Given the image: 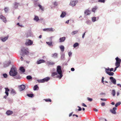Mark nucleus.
<instances>
[{"label": "nucleus", "instance_id": "nucleus-7", "mask_svg": "<svg viewBox=\"0 0 121 121\" xmlns=\"http://www.w3.org/2000/svg\"><path fill=\"white\" fill-rule=\"evenodd\" d=\"M0 18L5 23L7 22V20L6 19L5 17L2 15H1L0 16Z\"/></svg>", "mask_w": 121, "mask_h": 121}, {"label": "nucleus", "instance_id": "nucleus-15", "mask_svg": "<svg viewBox=\"0 0 121 121\" xmlns=\"http://www.w3.org/2000/svg\"><path fill=\"white\" fill-rule=\"evenodd\" d=\"M65 39V37L60 38L59 39L60 42H63L64 41Z\"/></svg>", "mask_w": 121, "mask_h": 121}, {"label": "nucleus", "instance_id": "nucleus-8", "mask_svg": "<svg viewBox=\"0 0 121 121\" xmlns=\"http://www.w3.org/2000/svg\"><path fill=\"white\" fill-rule=\"evenodd\" d=\"M110 79L111 80V82L114 84H116V81L115 79L114 78L112 77H111L110 78Z\"/></svg>", "mask_w": 121, "mask_h": 121}, {"label": "nucleus", "instance_id": "nucleus-26", "mask_svg": "<svg viewBox=\"0 0 121 121\" xmlns=\"http://www.w3.org/2000/svg\"><path fill=\"white\" fill-rule=\"evenodd\" d=\"M111 94L113 96H114L115 95L116 92L114 90H112V91Z\"/></svg>", "mask_w": 121, "mask_h": 121}, {"label": "nucleus", "instance_id": "nucleus-20", "mask_svg": "<svg viewBox=\"0 0 121 121\" xmlns=\"http://www.w3.org/2000/svg\"><path fill=\"white\" fill-rule=\"evenodd\" d=\"M5 93L8 96L9 95V93L8 92L9 91V89L7 88H5Z\"/></svg>", "mask_w": 121, "mask_h": 121}, {"label": "nucleus", "instance_id": "nucleus-50", "mask_svg": "<svg viewBox=\"0 0 121 121\" xmlns=\"http://www.w3.org/2000/svg\"><path fill=\"white\" fill-rule=\"evenodd\" d=\"M82 105L83 106H84V107H87V106L84 103H83L82 104Z\"/></svg>", "mask_w": 121, "mask_h": 121}, {"label": "nucleus", "instance_id": "nucleus-44", "mask_svg": "<svg viewBox=\"0 0 121 121\" xmlns=\"http://www.w3.org/2000/svg\"><path fill=\"white\" fill-rule=\"evenodd\" d=\"M4 10L5 12V13H7V12L8 10V8H5L4 9Z\"/></svg>", "mask_w": 121, "mask_h": 121}, {"label": "nucleus", "instance_id": "nucleus-56", "mask_svg": "<svg viewBox=\"0 0 121 121\" xmlns=\"http://www.w3.org/2000/svg\"><path fill=\"white\" fill-rule=\"evenodd\" d=\"M113 68H111L110 69V71H112L113 70Z\"/></svg>", "mask_w": 121, "mask_h": 121}, {"label": "nucleus", "instance_id": "nucleus-22", "mask_svg": "<svg viewBox=\"0 0 121 121\" xmlns=\"http://www.w3.org/2000/svg\"><path fill=\"white\" fill-rule=\"evenodd\" d=\"M46 43L49 46H52L53 45L52 44V42H47Z\"/></svg>", "mask_w": 121, "mask_h": 121}, {"label": "nucleus", "instance_id": "nucleus-55", "mask_svg": "<svg viewBox=\"0 0 121 121\" xmlns=\"http://www.w3.org/2000/svg\"><path fill=\"white\" fill-rule=\"evenodd\" d=\"M75 69L74 68H72L71 69V70L72 71H74Z\"/></svg>", "mask_w": 121, "mask_h": 121}, {"label": "nucleus", "instance_id": "nucleus-61", "mask_svg": "<svg viewBox=\"0 0 121 121\" xmlns=\"http://www.w3.org/2000/svg\"><path fill=\"white\" fill-rule=\"evenodd\" d=\"M117 86H120L121 87V85H120V84H117Z\"/></svg>", "mask_w": 121, "mask_h": 121}, {"label": "nucleus", "instance_id": "nucleus-48", "mask_svg": "<svg viewBox=\"0 0 121 121\" xmlns=\"http://www.w3.org/2000/svg\"><path fill=\"white\" fill-rule=\"evenodd\" d=\"M78 107L79 108V109H78V111H81L82 110V109L80 107L78 106Z\"/></svg>", "mask_w": 121, "mask_h": 121}, {"label": "nucleus", "instance_id": "nucleus-53", "mask_svg": "<svg viewBox=\"0 0 121 121\" xmlns=\"http://www.w3.org/2000/svg\"><path fill=\"white\" fill-rule=\"evenodd\" d=\"M17 25H18L19 26H20L21 27H23V26L22 25H20L19 24V23H18L17 24Z\"/></svg>", "mask_w": 121, "mask_h": 121}, {"label": "nucleus", "instance_id": "nucleus-57", "mask_svg": "<svg viewBox=\"0 0 121 121\" xmlns=\"http://www.w3.org/2000/svg\"><path fill=\"white\" fill-rule=\"evenodd\" d=\"M69 20H67V21L65 23H67V24H68L69 22Z\"/></svg>", "mask_w": 121, "mask_h": 121}, {"label": "nucleus", "instance_id": "nucleus-27", "mask_svg": "<svg viewBox=\"0 0 121 121\" xmlns=\"http://www.w3.org/2000/svg\"><path fill=\"white\" fill-rule=\"evenodd\" d=\"M38 6L39 7L40 9L42 11H43L44 10V8L41 5L39 4Z\"/></svg>", "mask_w": 121, "mask_h": 121}, {"label": "nucleus", "instance_id": "nucleus-1", "mask_svg": "<svg viewBox=\"0 0 121 121\" xmlns=\"http://www.w3.org/2000/svg\"><path fill=\"white\" fill-rule=\"evenodd\" d=\"M9 74L12 76H15L17 73V69L14 68H12L9 73Z\"/></svg>", "mask_w": 121, "mask_h": 121}, {"label": "nucleus", "instance_id": "nucleus-47", "mask_svg": "<svg viewBox=\"0 0 121 121\" xmlns=\"http://www.w3.org/2000/svg\"><path fill=\"white\" fill-rule=\"evenodd\" d=\"M54 4L55 6H57L58 5L57 3L56 2H54Z\"/></svg>", "mask_w": 121, "mask_h": 121}, {"label": "nucleus", "instance_id": "nucleus-45", "mask_svg": "<svg viewBox=\"0 0 121 121\" xmlns=\"http://www.w3.org/2000/svg\"><path fill=\"white\" fill-rule=\"evenodd\" d=\"M116 67L114 69V70L113 71V72H114L117 69V68L119 67V65H118L116 66Z\"/></svg>", "mask_w": 121, "mask_h": 121}, {"label": "nucleus", "instance_id": "nucleus-19", "mask_svg": "<svg viewBox=\"0 0 121 121\" xmlns=\"http://www.w3.org/2000/svg\"><path fill=\"white\" fill-rule=\"evenodd\" d=\"M6 113L8 115H9L12 114L13 112L11 111L8 110L7 111Z\"/></svg>", "mask_w": 121, "mask_h": 121}, {"label": "nucleus", "instance_id": "nucleus-3", "mask_svg": "<svg viewBox=\"0 0 121 121\" xmlns=\"http://www.w3.org/2000/svg\"><path fill=\"white\" fill-rule=\"evenodd\" d=\"M50 79L49 77H47L41 80H38L37 81L39 83H43L48 81Z\"/></svg>", "mask_w": 121, "mask_h": 121}, {"label": "nucleus", "instance_id": "nucleus-32", "mask_svg": "<svg viewBox=\"0 0 121 121\" xmlns=\"http://www.w3.org/2000/svg\"><path fill=\"white\" fill-rule=\"evenodd\" d=\"M48 64L49 65H53L54 64V63L53 62H51L50 61H48Z\"/></svg>", "mask_w": 121, "mask_h": 121}, {"label": "nucleus", "instance_id": "nucleus-58", "mask_svg": "<svg viewBox=\"0 0 121 121\" xmlns=\"http://www.w3.org/2000/svg\"><path fill=\"white\" fill-rule=\"evenodd\" d=\"M85 33H86V32H85L82 36V38H83L84 37V36L85 35Z\"/></svg>", "mask_w": 121, "mask_h": 121}, {"label": "nucleus", "instance_id": "nucleus-35", "mask_svg": "<svg viewBox=\"0 0 121 121\" xmlns=\"http://www.w3.org/2000/svg\"><path fill=\"white\" fill-rule=\"evenodd\" d=\"M27 95L29 97H33V95L32 94H28Z\"/></svg>", "mask_w": 121, "mask_h": 121}, {"label": "nucleus", "instance_id": "nucleus-14", "mask_svg": "<svg viewBox=\"0 0 121 121\" xmlns=\"http://www.w3.org/2000/svg\"><path fill=\"white\" fill-rule=\"evenodd\" d=\"M11 64V62L9 61L7 63H5L4 64V67H6L9 66V65Z\"/></svg>", "mask_w": 121, "mask_h": 121}, {"label": "nucleus", "instance_id": "nucleus-37", "mask_svg": "<svg viewBox=\"0 0 121 121\" xmlns=\"http://www.w3.org/2000/svg\"><path fill=\"white\" fill-rule=\"evenodd\" d=\"M121 104V103L120 102H118L115 105V106L116 107H117L119 105Z\"/></svg>", "mask_w": 121, "mask_h": 121}, {"label": "nucleus", "instance_id": "nucleus-17", "mask_svg": "<svg viewBox=\"0 0 121 121\" xmlns=\"http://www.w3.org/2000/svg\"><path fill=\"white\" fill-rule=\"evenodd\" d=\"M85 14L86 15H88L90 14L91 13V12L88 10H87L85 12Z\"/></svg>", "mask_w": 121, "mask_h": 121}, {"label": "nucleus", "instance_id": "nucleus-36", "mask_svg": "<svg viewBox=\"0 0 121 121\" xmlns=\"http://www.w3.org/2000/svg\"><path fill=\"white\" fill-rule=\"evenodd\" d=\"M26 78L28 79H30L32 78V77L30 76H27L26 77Z\"/></svg>", "mask_w": 121, "mask_h": 121}, {"label": "nucleus", "instance_id": "nucleus-5", "mask_svg": "<svg viewBox=\"0 0 121 121\" xmlns=\"http://www.w3.org/2000/svg\"><path fill=\"white\" fill-rule=\"evenodd\" d=\"M115 59L116 60V62L115 64V66L119 65L120 66V64L121 62V60L118 57H117Z\"/></svg>", "mask_w": 121, "mask_h": 121}, {"label": "nucleus", "instance_id": "nucleus-51", "mask_svg": "<svg viewBox=\"0 0 121 121\" xmlns=\"http://www.w3.org/2000/svg\"><path fill=\"white\" fill-rule=\"evenodd\" d=\"M93 110L94 111H95V112H97L98 111V109H96V108H93Z\"/></svg>", "mask_w": 121, "mask_h": 121}, {"label": "nucleus", "instance_id": "nucleus-16", "mask_svg": "<svg viewBox=\"0 0 121 121\" xmlns=\"http://www.w3.org/2000/svg\"><path fill=\"white\" fill-rule=\"evenodd\" d=\"M66 13L65 12H63L60 15V17L62 18H63L66 15Z\"/></svg>", "mask_w": 121, "mask_h": 121}, {"label": "nucleus", "instance_id": "nucleus-39", "mask_svg": "<svg viewBox=\"0 0 121 121\" xmlns=\"http://www.w3.org/2000/svg\"><path fill=\"white\" fill-rule=\"evenodd\" d=\"M92 22H95L96 20V18L95 17H93L92 18Z\"/></svg>", "mask_w": 121, "mask_h": 121}, {"label": "nucleus", "instance_id": "nucleus-54", "mask_svg": "<svg viewBox=\"0 0 121 121\" xmlns=\"http://www.w3.org/2000/svg\"><path fill=\"white\" fill-rule=\"evenodd\" d=\"M100 99L103 101H106V99H104L102 98H101Z\"/></svg>", "mask_w": 121, "mask_h": 121}, {"label": "nucleus", "instance_id": "nucleus-33", "mask_svg": "<svg viewBox=\"0 0 121 121\" xmlns=\"http://www.w3.org/2000/svg\"><path fill=\"white\" fill-rule=\"evenodd\" d=\"M38 88V87L37 85H36L34 86V90H36L37 89V88Z\"/></svg>", "mask_w": 121, "mask_h": 121}, {"label": "nucleus", "instance_id": "nucleus-59", "mask_svg": "<svg viewBox=\"0 0 121 121\" xmlns=\"http://www.w3.org/2000/svg\"><path fill=\"white\" fill-rule=\"evenodd\" d=\"M20 59L22 61H23V58L22 56H21L20 58Z\"/></svg>", "mask_w": 121, "mask_h": 121}, {"label": "nucleus", "instance_id": "nucleus-40", "mask_svg": "<svg viewBox=\"0 0 121 121\" xmlns=\"http://www.w3.org/2000/svg\"><path fill=\"white\" fill-rule=\"evenodd\" d=\"M87 100L90 101H91L93 100V99L92 98H90L89 97H87Z\"/></svg>", "mask_w": 121, "mask_h": 121}, {"label": "nucleus", "instance_id": "nucleus-28", "mask_svg": "<svg viewBox=\"0 0 121 121\" xmlns=\"http://www.w3.org/2000/svg\"><path fill=\"white\" fill-rule=\"evenodd\" d=\"M20 77L19 75H17L14 78L16 79H20Z\"/></svg>", "mask_w": 121, "mask_h": 121}, {"label": "nucleus", "instance_id": "nucleus-2", "mask_svg": "<svg viewBox=\"0 0 121 121\" xmlns=\"http://www.w3.org/2000/svg\"><path fill=\"white\" fill-rule=\"evenodd\" d=\"M57 71L58 73L60 75V78H61L62 77V72L61 69V67L60 66H58L57 68Z\"/></svg>", "mask_w": 121, "mask_h": 121}, {"label": "nucleus", "instance_id": "nucleus-21", "mask_svg": "<svg viewBox=\"0 0 121 121\" xmlns=\"http://www.w3.org/2000/svg\"><path fill=\"white\" fill-rule=\"evenodd\" d=\"M20 70L23 73H24L25 72V69H24L23 67H20Z\"/></svg>", "mask_w": 121, "mask_h": 121}, {"label": "nucleus", "instance_id": "nucleus-29", "mask_svg": "<svg viewBox=\"0 0 121 121\" xmlns=\"http://www.w3.org/2000/svg\"><path fill=\"white\" fill-rule=\"evenodd\" d=\"M78 45V44L77 43H75L73 45V47L74 48H75Z\"/></svg>", "mask_w": 121, "mask_h": 121}, {"label": "nucleus", "instance_id": "nucleus-30", "mask_svg": "<svg viewBox=\"0 0 121 121\" xmlns=\"http://www.w3.org/2000/svg\"><path fill=\"white\" fill-rule=\"evenodd\" d=\"M78 31L77 30H76V31H73L72 33V35H74L76 34H77L78 32Z\"/></svg>", "mask_w": 121, "mask_h": 121}, {"label": "nucleus", "instance_id": "nucleus-43", "mask_svg": "<svg viewBox=\"0 0 121 121\" xmlns=\"http://www.w3.org/2000/svg\"><path fill=\"white\" fill-rule=\"evenodd\" d=\"M110 69L109 68H106L105 69V71L106 73H107V72H109V70L110 71Z\"/></svg>", "mask_w": 121, "mask_h": 121}, {"label": "nucleus", "instance_id": "nucleus-24", "mask_svg": "<svg viewBox=\"0 0 121 121\" xmlns=\"http://www.w3.org/2000/svg\"><path fill=\"white\" fill-rule=\"evenodd\" d=\"M107 73L110 76H113L114 74V73L112 72H107Z\"/></svg>", "mask_w": 121, "mask_h": 121}, {"label": "nucleus", "instance_id": "nucleus-4", "mask_svg": "<svg viewBox=\"0 0 121 121\" xmlns=\"http://www.w3.org/2000/svg\"><path fill=\"white\" fill-rule=\"evenodd\" d=\"M21 51L22 52H24L25 54L26 55H28L29 53V50L27 48L23 47L21 49Z\"/></svg>", "mask_w": 121, "mask_h": 121}, {"label": "nucleus", "instance_id": "nucleus-63", "mask_svg": "<svg viewBox=\"0 0 121 121\" xmlns=\"http://www.w3.org/2000/svg\"><path fill=\"white\" fill-rule=\"evenodd\" d=\"M111 104H112V105H114V104H115L114 103V102H112L111 103Z\"/></svg>", "mask_w": 121, "mask_h": 121}, {"label": "nucleus", "instance_id": "nucleus-25", "mask_svg": "<svg viewBox=\"0 0 121 121\" xmlns=\"http://www.w3.org/2000/svg\"><path fill=\"white\" fill-rule=\"evenodd\" d=\"M60 48L61 50V51L62 52H63L64 51V47L63 46H62V45L60 47Z\"/></svg>", "mask_w": 121, "mask_h": 121}, {"label": "nucleus", "instance_id": "nucleus-23", "mask_svg": "<svg viewBox=\"0 0 121 121\" xmlns=\"http://www.w3.org/2000/svg\"><path fill=\"white\" fill-rule=\"evenodd\" d=\"M34 19L36 22L38 21L39 20L38 17L35 16V17Z\"/></svg>", "mask_w": 121, "mask_h": 121}, {"label": "nucleus", "instance_id": "nucleus-52", "mask_svg": "<svg viewBox=\"0 0 121 121\" xmlns=\"http://www.w3.org/2000/svg\"><path fill=\"white\" fill-rule=\"evenodd\" d=\"M72 53L71 52H69L68 53V55L69 56H70L72 55Z\"/></svg>", "mask_w": 121, "mask_h": 121}, {"label": "nucleus", "instance_id": "nucleus-10", "mask_svg": "<svg viewBox=\"0 0 121 121\" xmlns=\"http://www.w3.org/2000/svg\"><path fill=\"white\" fill-rule=\"evenodd\" d=\"M9 36H7V37H5L4 38L3 37H1L0 38L1 40L3 42H4L7 40L8 39Z\"/></svg>", "mask_w": 121, "mask_h": 121}, {"label": "nucleus", "instance_id": "nucleus-62", "mask_svg": "<svg viewBox=\"0 0 121 121\" xmlns=\"http://www.w3.org/2000/svg\"><path fill=\"white\" fill-rule=\"evenodd\" d=\"M72 113H70V114H69V117H70L71 116H72Z\"/></svg>", "mask_w": 121, "mask_h": 121}, {"label": "nucleus", "instance_id": "nucleus-42", "mask_svg": "<svg viewBox=\"0 0 121 121\" xmlns=\"http://www.w3.org/2000/svg\"><path fill=\"white\" fill-rule=\"evenodd\" d=\"M11 93L13 94H15L16 93L15 91L13 90H12L11 91Z\"/></svg>", "mask_w": 121, "mask_h": 121}, {"label": "nucleus", "instance_id": "nucleus-41", "mask_svg": "<svg viewBox=\"0 0 121 121\" xmlns=\"http://www.w3.org/2000/svg\"><path fill=\"white\" fill-rule=\"evenodd\" d=\"M98 2H99L104 3L105 2V0H99Z\"/></svg>", "mask_w": 121, "mask_h": 121}, {"label": "nucleus", "instance_id": "nucleus-46", "mask_svg": "<svg viewBox=\"0 0 121 121\" xmlns=\"http://www.w3.org/2000/svg\"><path fill=\"white\" fill-rule=\"evenodd\" d=\"M3 75L4 77L5 78H7V75L6 73L3 74Z\"/></svg>", "mask_w": 121, "mask_h": 121}, {"label": "nucleus", "instance_id": "nucleus-64", "mask_svg": "<svg viewBox=\"0 0 121 121\" xmlns=\"http://www.w3.org/2000/svg\"><path fill=\"white\" fill-rule=\"evenodd\" d=\"M42 37V35H40L39 36V38H41Z\"/></svg>", "mask_w": 121, "mask_h": 121}, {"label": "nucleus", "instance_id": "nucleus-12", "mask_svg": "<svg viewBox=\"0 0 121 121\" xmlns=\"http://www.w3.org/2000/svg\"><path fill=\"white\" fill-rule=\"evenodd\" d=\"M45 61L43 60H38L37 62V63L39 64L45 62Z\"/></svg>", "mask_w": 121, "mask_h": 121}, {"label": "nucleus", "instance_id": "nucleus-34", "mask_svg": "<svg viewBox=\"0 0 121 121\" xmlns=\"http://www.w3.org/2000/svg\"><path fill=\"white\" fill-rule=\"evenodd\" d=\"M57 75V73L56 72H53V73L52 75V77L54 76Z\"/></svg>", "mask_w": 121, "mask_h": 121}, {"label": "nucleus", "instance_id": "nucleus-9", "mask_svg": "<svg viewBox=\"0 0 121 121\" xmlns=\"http://www.w3.org/2000/svg\"><path fill=\"white\" fill-rule=\"evenodd\" d=\"M25 86L24 85H22L19 87V89L20 91H22L25 89Z\"/></svg>", "mask_w": 121, "mask_h": 121}, {"label": "nucleus", "instance_id": "nucleus-31", "mask_svg": "<svg viewBox=\"0 0 121 121\" xmlns=\"http://www.w3.org/2000/svg\"><path fill=\"white\" fill-rule=\"evenodd\" d=\"M44 100L46 101V102H51L52 101V100L51 99H44Z\"/></svg>", "mask_w": 121, "mask_h": 121}, {"label": "nucleus", "instance_id": "nucleus-11", "mask_svg": "<svg viewBox=\"0 0 121 121\" xmlns=\"http://www.w3.org/2000/svg\"><path fill=\"white\" fill-rule=\"evenodd\" d=\"M117 109V108L115 107H114L112 109H110V111L112 114H115L116 113V112L115 111V110Z\"/></svg>", "mask_w": 121, "mask_h": 121}, {"label": "nucleus", "instance_id": "nucleus-13", "mask_svg": "<svg viewBox=\"0 0 121 121\" xmlns=\"http://www.w3.org/2000/svg\"><path fill=\"white\" fill-rule=\"evenodd\" d=\"M69 4L70 5L72 6H74L76 4V2L74 0H72V1L70 2Z\"/></svg>", "mask_w": 121, "mask_h": 121}, {"label": "nucleus", "instance_id": "nucleus-38", "mask_svg": "<svg viewBox=\"0 0 121 121\" xmlns=\"http://www.w3.org/2000/svg\"><path fill=\"white\" fill-rule=\"evenodd\" d=\"M97 9L96 7H95L92 9V11L95 12V11Z\"/></svg>", "mask_w": 121, "mask_h": 121}, {"label": "nucleus", "instance_id": "nucleus-18", "mask_svg": "<svg viewBox=\"0 0 121 121\" xmlns=\"http://www.w3.org/2000/svg\"><path fill=\"white\" fill-rule=\"evenodd\" d=\"M43 30L44 31H53L52 29V28L44 29H43Z\"/></svg>", "mask_w": 121, "mask_h": 121}, {"label": "nucleus", "instance_id": "nucleus-49", "mask_svg": "<svg viewBox=\"0 0 121 121\" xmlns=\"http://www.w3.org/2000/svg\"><path fill=\"white\" fill-rule=\"evenodd\" d=\"M105 105V103L104 102H103L101 104V105L102 106H104Z\"/></svg>", "mask_w": 121, "mask_h": 121}, {"label": "nucleus", "instance_id": "nucleus-60", "mask_svg": "<svg viewBox=\"0 0 121 121\" xmlns=\"http://www.w3.org/2000/svg\"><path fill=\"white\" fill-rule=\"evenodd\" d=\"M117 95L118 96L119 95V92H117Z\"/></svg>", "mask_w": 121, "mask_h": 121}, {"label": "nucleus", "instance_id": "nucleus-6", "mask_svg": "<svg viewBox=\"0 0 121 121\" xmlns=\"http://www.w3.org/2000/svg\"><path fill=\"white\" fill-rule=\"evenodd\" d=\"M33 43V42L30 40H28L27 41H26L25 44L26 45L29 46L32 45Z\"/></svg>", "mask_w": 121, "mask_h": 121}]
</instances>
